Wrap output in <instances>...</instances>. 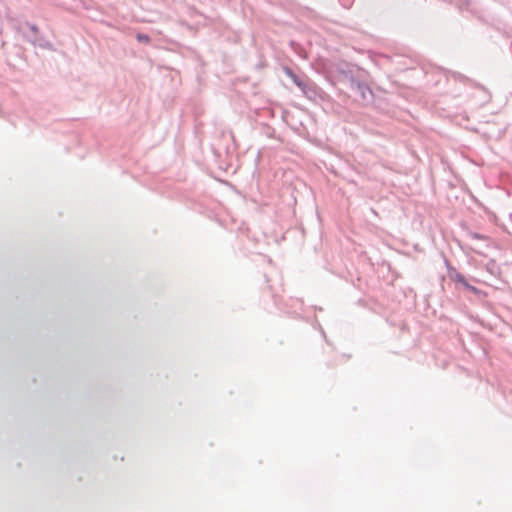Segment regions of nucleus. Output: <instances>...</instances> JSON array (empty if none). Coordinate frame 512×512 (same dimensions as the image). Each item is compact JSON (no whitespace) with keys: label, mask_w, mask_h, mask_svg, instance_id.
<instances>
[{"label":"nucleus","mask_w":512,"mask_h":512,"mask_svg":"<svg viewBox=\"0 0 512 512\" xmlns=\"http://www.w3.org/2000/svg\"><path fill=\"white\" fill-rule=\"evenodd\" d=\"M25 27L29 29V32L24 31V28L21 26L18 28V31L22 33V35L34 46H39L42 49L54 50L51 42L46 40L44 37L39 35V31L36 25L26 23Z\"/></svg>","instance_id":"nucleus-1"},{"label":"nucleus","mask_w":512,"mask_h":512,"mask_svg":"<svg viewBox=\"0 0 512 512\" xmlns=\"http://www.w3.org/2000/svg\"><path fill=\"white\" fill-rule=\"evenodd\" d=\"M351 89L356 96H359L360 100L364 103H369L373 99V93L368 85L365 83L352 80Z\"/></svg>","instance_id":"nucleus-2"},{"label":"nucleus","mask_w":512,"mask_h":512,"mask_svg":"<svg viewBox=\"0 0 512 512\" xmlns=\"http://www.w3.org/2000/svg\"><path fill=\"white\" fill-rule=\"evenodd\" d=\"M456 281H457V282H459V283H462L466 288H468V289H470V290H472V291H476V289H475L474 287H472V286H470V285H468V284L466 283V281H465V279H464V277H463V276H461V275H457V277H456Z\"/></svg>","instance_id":"nucleus-3"},{"label":"nucleus","mask_w":512,"mask_h":512,"mask_svg":"<svg viewBox=\"0 0 512 512\" xmlns=\"http://www.w3.org/2000/svg\"><path fill=\"white\" fill-rule=\"evenodd\" d=\"M137 38H138V40L140 42H146V41L149 40V37L147 35H144V34H138Z\"/></svg>","instance_id":"nucleus-4"}]
</instances>
